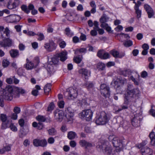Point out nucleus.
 <instances>
[{
	"label": "nucleus",
	"instance_id": "obj_60",
	"mask_svg": "<svg viewBox=\"0 0 155 155\" xmlns=\"http://www.w3.org/2000/svg\"><path fill=\"white\" fill-rule=\"evenodd\" d=\"M135 12L137 14V18H140L141 17V10H136Z\"/></svg>",
	"mask_w": 155,
	"mask_h": 155
},
{
	"label": "nucleus",
	"instance_id": "obj_37",
	"mask_svg": "<svg viewBox=\"0 0 155 155\" xmlns=\"http://www.w3.org/2000/svg\"><path fill=\"white\" fill-rule=\"evenodd\" d=\"M75 15L74 14H71V13H69L66 15V18L68 20L72 21L74 19V17Z\"/></svg>",
	"mask_w": 155,
	"mask_h": 155
},
{
	"label": "nucleus",
	"instance_id": "obj_64",
	"mask_svg": "<svg viewBox=\"0 0 155 155\" xmlns=\"http://www.w3.org/2000/svg\"><path fill=\"white\" fill-rule=\"evenodd\" d=\"M70 145L71 147H74L76 146V143L74 141L71 140L70 142Z\"/></svg>",
	"mask_w": 155,
	"mask_h": 155
},
{
	"label": "nucleus",
	"instance_id": "obj_28",
	"mask_svg": "<svg viewBox=\"0 0 155 155\" xmlns=\"http://www.w3.org/2000/svg\"><path fill=\"white\" fill-rule=\"evenodd\" d=\"M51 84L50 83L47 84L44 87V90L46 94H48V93L51 90Z\"/></svg>",
	"mask_w": 155,
	"mask_h": 155
},
{
	"label": "nucleus",
	"instance_id": "obj_54",
	"mask_svg": "<svg viewBox=\"0 0 155 155\" xmlns=\"http://www.w3.org/2000/svg\"><path fill=\"white\" fill-rule=\"evenodd\" d=\"M90 5L92 8L91 10H95L96 8V5L94 1H92L90 2Z\"/></svg>",
	"mask_w": 155,
	"mask_h": 155
},
{
	"label": "nucleus",
	"instance_id": "obj_38",
	"mask_svg": "<svg viewBox=\"0 0 155 155\" xmlns=\"http://www.w3.org/2000/svg\"><path fill=\"white\" fill-rule=\"evenodd\" d=\"M48 131L49 134L52 136L56 135L57 133L56 130L54 128H51Z\"/></svg>",
	"mask_w": 155,
	"mask_h": 155
},
{
	"label": "nucleus",
	"instance_id": "obj_22",
	"mask_svg": "<svg viewBox=\"0 0 155 155\" xmlns=\"http://www.w3.org/2000/svg\"><path fill=\"white\" fill-rule=\"evenodd\" d=\"M7 17L9 18L12 20V23L18 22L21 19L20 17L16 15H11Z\"/></svg>",
	"mask_w": 155,
	"mask_h": 155
},
{
	"label": "nucleus",
	"instance_id": "obj_4",
	"mask_svg": "<svg viewBox=\"0 0 155 155\" xmlns=\"http://www.w3.org/2000/svg\"><path fill=\"white\" fill-rule=\"evenodd\" d=\"M109 120L107 114L105 112L102 111L98 117L97 118L95 122L97 125H104L108 122Z\"/></svg>",
	"mask_w": 155,
	"mask_h": 155
},
{
	"label": "nucleus",
	"instance_id": "obj_51",
	"mask_svg": "<svg viewBox=\"0 0 155 155\" xmlns=\"http://www.w3.org/2000/svg\"><path fill=\"white\" fill-rule=\"evenodd\" d=\"M54 104L53 103H51L48 106L47 110L48 111H50L52 110L54 107Z\"/></svg>",
	"mask_w": 155,
	"mask_h": 155
},
{
	"label": "nucleus",
	"instance_id": "obj_6",
	"mask_svg": "<svg viewBox=\"0 0 155 155\" xmlns=\"http://www.w3.org/2000/svg\"><path fill=\"white\" fill-rule=\"evenodd\" d=\"M10 37L5 38H0L3 39L2 41H0V45L4 48H9L13 45L14 41L12 40L10 38Z\"/></svg>",
	"mask_w": 155,
	"mask_h": 155
},
{
	"label": "nucleus",
	"instance_id": "obj_55",
	"mask_svg": "<svg viewBox=\"0 0 155 155\" xmlns=\"http://www.w3.org/2000/svg\"><path fill=\"white\" fill-rule=\"evenodd\" d=\"M24 120L23 119H21L19 120V124L21 127H23L24 125Z\"/></svg>",
	"mask_w": 155,
	"mask_h": 155
},
{
	"label": "nucleus",
	"instance_id": "obj_9",
	"mask_svg": "<svg viewBox=\"0 0 155 155\" xmlns=\"http://www.w3.org/2000/svg\"><path fill=\"white\" fill-rule=\"evenodd\" d=\"M142 120V116L139 114H136L134 115L132 120L131 123L133 126L137 127L140 126V121Z\"/></svg>",
	"mask_w": 155,
	"mask_h": 155
},
{
	"label": "nucleus",
	"instance_id": "obj_34",
	"mask_svg": "<svg viewBox=\"0 0 155 155\" xmlns=\"http://www.w3.org/2000/svg\"><path fill=\"white\" fill-rule=\"evenodd\" d=\"M65 34L69 37H71L74 35L73 32L70 30L69 28H67L65 29Z\"/></svg>",
	"mask_w": 155,
	"mask_h": 155
},
{
	"label": "nucleus",
	"instance_id": "obj_15",
	"mask_svg": "<svg viewBox=\"0 0 155 155\" xmlns=\"http://www.w3.org/2000/svg\"><path fill=\"white\" fill-rule=\"evenodd\" d=\"M44 47L47 51H52L55 49L56 45L53 41H51L49 43L45 44Z\"/></svg>",
	"mask_w": 155,
	"mask_h": 155
},
{
	"label": "nucleus",
	"instance_id": "obj_47",
	"mask_svg": "<svg viewBox=\"0 0 155 155\" xmlns=\"http://www.w3.org/2000/svg\"><path fill=\"white\" fill-rule=\"evenodd\" d=\"M58 104L60 108H63L64 107V103L63 101H60L58 102Z\"/></svg>",
	"mask_w": 155,
	"mask_h": 155
},
{
	"label": "nucleus",
	"instance_id": "obj_56",
	"mask_svg": "<svg viewBox=\"0 0 155 155\" xmlns=\"http://www.w3.org/2000/svg\"><path fill=\"white\" fill-rule=\"evenodd\" d=\"M117 80L119 81V83L122 84L126 82V80L125 79H122L120 78H117Z\"/></svg>",
	"mask_w": 155,
	"mask_h": 155
},
{
	"label": "nucleus",
	"instance_id": "obj_52",
	"mask_svg": "<svg viewBox=\"0 0 155 155\" xmlns=\"http://www.w3.org/2000/svg\"><path fill=\"white\" fill-rule=\"evenodd\" d=\"M9 64V62L7 60H4L3 61L2 65L4 67H7Z\"/></svg>",
	"mask_w": 155,
	"mask_h": 155
},
{
	"label": "nucleus",
	"instance_id": "obj_10",
	"mask_svg": "<svg viewBox=\"0 0 155 155\" xmlns=\"http://www.w3.org/2000/svg\"><path fill=\"white\" fill-rule=\"evenodd\" d=\"M65 112L66 120L68 122L72 120V117L74 115L73 110L72 108L69 107H67L65 109Z\"/></svg>",
	"mask_w": 155,
	"mask_h": 155
},
{
	"label": "nucleus",
	"instance_id": "obj_36",
	"mask_svg": "<svg viewBox=\"0 0 155 155\" xmlns=\"http://www.w3.org/2000/svg\"><path fill=\"white\" fill-rule=\"evenodd\" d=\"M97 68L99 70H103L105 68V65L102 62H99L97 64Z\"/></svg>",
	"mask_w": 155,
	"mask_h": 155
},
{
	"label": "nucleus",
	"instance_id": "obj_2",
	"mask_svg": "<svg viewBox=\"0 0 155 155\" xmlns=\"http://www.w3.org/2000/svg\"><path fill=\"white\" fill-rule=\"evenodd\" d=\"M136 102L135 97H131L128 96L124 97V102L121 107L123 110L128 109L130 108L133 111L134 109H132V105Z\"/></svg>",
	"mask_w": 155,
	"mask_h": 155
},
{
	"label": "nucleus",
	"instance_id": "obj_48",
	"mask_svg": "<svg viewBox=\"0 0 155 155\" xmlns=\"http://www.w3.org/2000/svg\"><path fill=\"white\" fill-rule=\"evenodd\" d=\"M0 119L2 122L6 121L7 117L5 115L2 114L0 115Z\"/></svg>",
	"mask_w": 155,
	"mask_h": 155
},
{
	"label": "nucleus",
	"instance_id": "obj_50",
	"mask_svg": "<svg viewBox=\"0 0 155 155\" xmlns=\"http://www.w3.org/2000/svg\"><path fill=\"white\" fill-rule=\"evenodd\" d=\"M110 55L107 52H104L102 59H106L109 58Z\"/></svg>",
	"mask_w": 155,
	"mask_h": 155
},
{
	"label": "nucleus",
	"instance_id": "obj_3",
	"mask_svg": "<svg viewBox=\"0 0 155 155\" xmlns=\"http://www.w3.org/2000/svg\"><path fill=\"white\" fill-rule=\"evenodd\" d=\"M13 87L10 86L6 87L4 90L3 95L4 99L7 101H11L14 97Z\"/></svg>",
	"mask_w": 155,
	"mask_h": 155
},
{
	"label": "nucleus",
	"instance_id": "obj_58",
	"mask_svg": "<svg viewBox=\"0 0 155 155\" xmlns=\"http://www.w3.org/2000/svg\"><path fill=\"white\" fill-rule=\"evenodd\" d=\"M10 127L11 130L13 131H16L17 130V129L16 127L12 124H11Z\"/></svg>",
	"mask_w": 155,
	"mask_h": 155
},
{
	"label": "nucleus",
	"instance_id": "obj_13",
	"mask_svg": "<svg viewBox=\"0 0 155 155\" xmlns=\"http://www.w3.org/2000/svg\"><path fill=\"white\" fill-rule=\"evenodd\" d=\"M93 113L90 109L84 110L82 113V116L86 118V120L89 121L91 119Z\"/></svg>",
	"mask_w": 155,
	"mask_h": 155
},
{
	"label": "nucleus",
	"instance_id": "obj_33",
	"mask_svg": "<svg viewBox=\"0 0 155 155\" xmlns=\"http://www.w3.org/2000/svg\"><path fill=\"white\" fill-rule=\"evenodd\" d=\"M135 74L136 75H137L138 76V81H137L135 78L133 77V76H131L130 77V78L131 80L134 82V84L136 85H139V78H140V76L139 74H137V72H135Z\"/></svg>",
	"mask_w": 155,
	"mask_h": 155
},
{
	"label": "nucleus",
	"instance_id": "obj_40",
	"mask_svg": "<svg viewBox=\"0 0 155 155\" xmlns=\"http://www.w3.org/2000/svg\"><path fill=\"white\" fill-rule=\"evenodd\" d=\"M94 85V84L92 82H87L85 84V86L88 89L92 88Z\"/></svg>",
	"mask_w": 155,
	"mask_h": 155
},
{
	"label": "nucleus",
	"instance_id": "obj_14",
	"mask_svg": "<svg viewBox=\"0 0 155 155\" xmlns=\"http://www.w3.org/2000/svg\"><path fill=\"white\" fill-rule=\"evenodd\" d=\"M55 119L58 121H62L63 117L64 112L62 110H56L54 112Z\"/></svg>",
	"mask_w": 155,
	"mask_h": 155
},
{
	"label": "nucleus",
	"instance_id": "obj_35",
	"mask_svg": "<svg viewBox=\"0 0 155 155\" xmlns=\"http://www.w3.org/2000/svg\"><path fill=\"white\" fill-rule=\"evenodd\" d=\"M36 118L39 121L41 122H44L46 120V118L45 116L41 115L37 116Z\"/></svg>",
	"mask_w": 155,
	"mask_h": 155
},
{
	"label": "nucleus",
	"instance_id": "obj_59",
	"mask_svg": "<svg viewBox=\"0 0 155 155\" xmlns=\"http://www.w3.org/2000/svg\"><path fill=\"white\" fill-rule=\"evenodd\" d=\"M14 111L17 114H19L20 112V108L17 107H15L14 109Z\"/></svg>",
	"mask_w": 155,
	"mask_h": 155
},
{
	"label": "nucleus",
	"instance_id": "obj_11",
	"mask_svg": "<svg viewBox=\"0 0 155 155\" xmlns=\"http://www.w3.org/2000/svg\"><path fill=\"white\" fill-rule=\"evenodd\" d=\"M34 145L35 147L41 146L44 147L47 145V141L45 139L41 140L36 139H34L33 141Z\"/></svg>",
	"mask_w": 155,
	"mask_h": 155
},
{
	"label": "nucleus",
	"instance_id": "obj_44",
	"mask_svg": "<svg viewBox=\"0 0 155 155\" xmlns=\"http://www.w3.org/2000/svg\"><path fill=\"white\" fill-rule=\"evenodd\" d=\"M147 141H143L142 142L139 144L138 146V147L139 149H141L142 147H144L143 146H145L147 144Z\"/></svg>",
	"mask_w": 155,
	"mask_h": 155
},
{
	"label": "nucleus",
	"instance_id": "obj_21",
	"mask_svg": "<svg viewBox=\"0 0 155 155\" xmlns=\"http://www.w3.org/2000/svg\"><path fill=\"white\" fill-rule=\"evenodd\" d=\"M29 131V130L27 127H21L20 130L19 137L22 138L26 136Z\"/></svg>",
	"mask_w": 155,
	"mask_h": 155
},
{
	"label": "nucleus",
	"instance_id": "obj_46",
	"mask_svg": "<svg viewBox=\"0 0 155 155\" xmlns=\"http://www.w3.org/2000/svg\"><path fill=\"white\" fill-rule=\"evenodd\" d=\"M141 3L140 1H138L137 2L136 5H135L134 8L135 10H139V8L141 5Z\"/></svg>",
	"mask_w": 155,
	"mask_h": 155
},
{
	"label": "nucleus",
	"instance_id": "obj_30",
	"mask_svg": "<svg viewBox=\"0 0 155 155\" xmlns=\"http://www.w3.org/2000/svg\"><path fill=\"white\" fill-rule=\"evenodd\" d=\"M77 136L76 133L73 131L69 132L68 134V137L70 140H72L75 138Z\"/></svg>",
	"mask_w": 155,
	"mask_h": 155
},
{
	"label": "nucleus",
	"instance_id": "obj_43",
	"mask_svg": "<svg viewBox=\"0 0 155 155\" xmlns=\"http://www.w3.org/2000/svg\"><path fill=\"white\" fill-rule=\"evenodd\" d=\"M107 87H109L107 86L106 84H101L100 86L101 92H104V90L107 89Z\"/></svg>",
	"mask_w": 155,
	"mask_h": 155
},
{
	"label": "nucleus",
	"instance_id": "obj_8",
	"mask_svg": "<svg viewBox=\"0 0 155 155\" xmlns=\"http://www.w3.org/2000/svg\"><path fill=\"white\" fill-rule=\"evenodd\" d=\"M10 31L6 27L5 28L2 26H0V38H5L10 36Z\"/></svg>",
	"mask_w": 155,
	"mask_h": 155
},
{
	"label": "nucleus",
	"instance_id": "obj_7",
	"mask_svg": "<svg viewBox=\"0 0 155 155\" xmlns=\"http://www.w3.org/2000/svg\"><path fill=\"white\" fill-rule=\"evenodd\" d=\"M68 98L73 100L77 97L78 96V91L77 89L74 87H70L67 90Z\"/></svg>",
	"mask_w": 155,
	"mask_h": 155
},
{
	"label": "nucleus",
	"instance_id": "obj_27",
	"mask_svg": "<svg viewBox=\"0 0 155 155\" xmlns=\"http://www.w3.org/2000/svg\"><path fill=\"white\" fill-rule=\"evenodd\" d=\"M114 146L116 147H119L121 144L120 140L117 138H114L112 141Z\"/></svg>",
	"mask_w": 155,
	"mask_h": 155
},
{
	"label": "nucleus",
	"instance_id": "obj_1",
	"mask_svg": "<svg viewBox=\"0 0 155 155\" xmlns=\"http://www.w3.org/2000/svg\"><path fill=\"white\" fill-rule=\"evenodd\" d=\"M97 148L102 150L105 154L110 155L112 152V149L108 142L104 140L99 142L97 145Z\"/></svg>",
	"mask_w": 155,
	"mask_h": 155
},
{
	"label": "nucleus",
	"instance_id": "obj_32",
	"mask_svg": "<svg viewBox=\"0 0 155 155\" xmlns=\"http://www.w3.org/2000/svg\"><path fill=\"white\" fill-rule=\"evenodd\" d=\"M106 89V90H104V92H101V94L106 97H108L110 94L109 87H107Z\"/></svg>",
	"mask_w": 155,
	"mask_h": 155
},
{
	"label": "nucleus",
	"instance_id": "obj_31",
	"mask_svg": "<svg viewBox=\"0 0 155 155\" xmlns=\"http://www.w3.org/2000/svg\"><path fill=\"white\" fill-rule=\"evenodd\" d=\"M101 27L104 28L109 33L112 32L111 27L109 26L107 24H101Z\"/></svg>",
	"mask_w": 155,
	"mask_h": 155
},
{
	"label": "nucleus",
	"instance_id": "obj_20",
	"mask_svg": "<svg viewBox=\"0 0 155 155\" xmlns=\"http://www.w3.org/2000/svg\"><path fill=\"white\" fill-rule=\"evenodd\" d=\"M140 152L143 155H151L152 153V150L147 146L142 147Z\"/></svg>",
	"mask_w": 155,
	"mask_h": 155
},
{
	"label": "nucleus",
	"instance_id": "obj_17",
	"mask_svg": "<svg viewBox=\"0 0 155 155\" xmlns=\"http://www.w3.org/2000/svg\"><path fill=\"white\" fill-rule=\"evenodd\" d=\"M57 54V57L61 61H65L67 58L68 53L66 51H63Z\"/></svg>",
	"mask_w": 155,
	"mask_h": 155
},
{
	"label": "nucleus",
	"instance_id": "obj_45",
	"mask_svg": "<svg viewBox=\"0 0 155 155\" xmlns=\"http://www.w3.org/2000/svg\"><path fill=\"white\" fill-rule=\"evenodd\" d=\"M8 122H2V124L1 129H5L8 127Z\"/></svg>",
	"mask_w": 155,
	"mask_h": 155
},
{
	"label": "nucleus",
	"instance_id": "obj_25",
	"mask_svg": "<svg viewBox=\"0 0 155 155\" xmlns=\"http://www.w3.org/2000/svg\"><path fill=\"white\" fill-rule=\"evenodd\" d=\"M27 63L25 65V68L28 70H31L33 69L34 67V65L27 58L26 59Z\"/></svg>",
	"mask_w": 155,
	"mask_h": 155
},
{
	"label": "nucleus",
	"instance_id": "obj_5",
	"mask_svg": "<svg viewBox=\"0 0 155 155\" xmlns=\"http://www.w3.org/2000/svg\"><path fill=\"white\" fill-rule=\"evenodd\" d=\"M140 93V91L137 88H134L133 85L129 84L127 85V94L125 96H128L131 97H135L134 95H137Z\"/></svg>",
	"mask_w": 155,
	"mask_h": 155
},
{
	"label": "nucleus",
	"instance_id": "obj_26",
	"mask_svg": "<svg viewBox=\"0 0 155 155\" xmlns=\"http://www.w3.org/2000/svg\"><path fill=\"white\" fill-rule=\"evenodd\" d=\"M149 137L150 139V143L153 146L155 144V134L154 132L152 131L149 135Z\"/></svg>",
	"mask_w": 155,
	"mask_h": 155
},
{
	"label": "nucleus",
	"instance_id": "obj_57",
	"mask_svg": "<svg viewBox=\"0 0 155 155\" xmlns=\"http://www.w3.org/2000/svg\"><path fill=\"white\" fill-rule=\"evenodd\" d=\"M148 17L149 18H151L153 15L154 13L153 10H148L147 12Z\"/></svg>",
	"mask_w": 155,
	"mask_h": 155
},
{
	"label": "nucleus",
	"instance_id": "obj_29",
	"mask_svg": "<svg viewBox=\"0 0 155 155\" xmlns=\"http://www.w3.org/2000/svg\"><path fill=\"white\" fill-rule=\"evenodd\" d=\"M109 18L107 17V16L105 14H104L100 18V21L101 23V24H106L105 22L108 21Z\"/></svg>",
	"mask_w": 155,
	"mask_h": 155
},
{
	"label": "nucleus",
	"instance_id": "obj_12",
	"mask_svg": "<svg viewBox=\"0 0 155 155\" xmlns=\"http://www.w3.org/2000/svg\"><path fill=\"white\" fill-rule=\"evenodd\" d=\"M13 89L14 98H18L20 97V94H22L26 92L25 90L22 88L16 87H13Z\"/></svg>",
	"mask_w": 155,
	"mask_h": 155
},
{
	"label": "nucleus",
	"instance_id": "obj_53",
	"mask_svg": "<svg viewBox=\"0 0 155 155\" xmlns=\"http://www.w3.org/2000/svg\"><path fill=\"white\" fill-rule=\"evenodd\" d=\"M104 51L102 50L99 51L97 52V56L100 58L101 59L102 57L103 54L104 53Z\"/></svg>",
	"mask_w": 155,
	"mask_h": 155
},
{
	"label": "nucleus",
	"instance_id": "obj_19",
	"mask_svg": "<svg viewBox=\"0 0 155 155\" xmlns=\"http://www.w3.org/2000/svg\"><path fill=\"white\" fill-rule=\"evenodd\" d=\"M110 53L115 58H121L125 55L124 53L121 52L120 53L118 51L114 49L111 51Z\"/></svg>",
	"mask_w": 155,
	"mask_h": 155
},
{
	"label": "nucleus",
	"instance_id": "obj_18",
	"mask_svg": "<svg viewBox=\"0 0 155 155\" xmlns=\"http://www.w3.org/2000/svg\"><path fill=\"white\" fill-rule=\"evenodd\" d=\"M18 5L17 1L9 0L7 4V7L9 9H12L15 8Z\"/></svg>",
	"mask_w": 155,
	"mask_h": 155
},
{
	"label": "nucleus",
	"instance_id": "obj_61",
	"mask_svg": "<svg viewBox=\"0 0 155 155\" xmlns=\"http://www.w3.org/2000/svg\"><path fill=\"white\" fill-rule=\"evenodd\" d=\"M18 47L20 51H23L25 49V46L23 44L20 43Z\"/></svg>",
	"mask_w": 155,
	"mask_h": 155
},
{
	"label": "nucleus",
	"instance_id": "obj_63",
	"mask_svg": "<svg viewBox=\"0 0 155 155\" xmlns=\"http://www.w3.org/2000/svg\"><path fill=\"white\" fill-rule=\"evenodd\" d=\"M43 126V124L42 123L39 122L38 123V125L37 127L38 129L41 130L42 129Z\"/></svg>",
	"mask_w": 155,
	"mask_h": 155
},
{
	"label": "nucleus",
	"instance_id": "obj_62",
	"mask_svg": "<svg viewBox=\"0 0 155 155\" xmlns=\"http://www.w3.org/2000/svg\"><path fill=\"white\" fill-rule=\"evenodd\" d=\"M91 34L92 36H95L97 35V32L95 30H92L91 31Z\"/></svg>",
	"mask_w": 155,
	"mask_h": 155
},
{
	"label": "nucleus",
	"instance_id": "obj_24",
	"mask_svg": "<svg viewBox=\"0 0 155 155\" xmlns=\"http://www.w3.org/2000/svg\"><path fill=\"white\" fill-rule=\"evenodd\" d=\"M11 56L12 58H16L19 55L18 51L17 49H12L9 51Z\"/></svg>",
	"mask_w": 155,
	"mask_h": 155
},
{
	"label": "nucleus",
	"instance_id": "obj_16",
	"mask_svg": "<svg viewBox=\"0 0 155 155\" xmlns=\"http://www.w3.org/2000/svg\"><path fill=\"white\" fill-rule=\"evenodd\" d=\"M79 144L82 147H84L85 148H91L95 146L93 143L88 142L85 140H82L79 141Z\"/></svg>",
	"mask_w": 155,
	"mask_h": 155
},
{
	"label": "nucleus",
	"instance_id": "obj_49",
	"mask_svg": "<svg viewBox=\"0 0 155 155\" xmlns=\"http://www.w3.org/2000/svg\"><path fill=\"white\" fill-rule=\"evenodd\" d=\"M73 60L74 62L77 64L80 63L81 61V58L78 57L74 58Z\"/></svg>",
	"mask_w": 155,
	"mask_h": 155
},
{
	"label": "nucleus",
	"instance_id": "obj_23",
	"mask_svg": "<svg viewBox=\"0 0 155 155\" xmlns=\"http://www.w3.org/2000/svg\"><path fill=\"white\" fill-rule=\"evenodd\" d=\"M78 73L84 75L86 79L90 75V72L85 68H82L78 71Z\"/></svg>",
	"mask_w": 155,
	"mask_h": 155
},
{
	"label": "nucleus",
	"instance_id": "obj_42",
	"mask_svg": "<svg viewBox=\"0 0 155 155\" xmlns=\"http://www.w3.org/2000/svg\"><path fill=\"white\" fill-rule=\"evenodd\" d=\"M59 60V58L57 57V54L54 57H53L51 59L52 62L54 64H57Z\"/></svg>",
	"mask_w": 155,
	"mask_h": 155
},
{
	"label": "nucleus",
	"instance_id": "obj_41",
	"mask_svg": "<svg viewBox=\"0 0 155 155\" xmlns=\"http://www.w3.org/2000/svg\"><path fill=\"white\" fill-rule=\"evenodd\" d=\"M4 98L3 94L0 95V106L3 107L4 105Z\"/></svg>",
	"mask_w": 155,
	"mask_h": 155
},
{
	"label": "nucleus",
	"instance_id": "obj_39",
	"mask_svg": "<svg viewBox=\"0 0 155 155\" xmlns=\"http://www.w3.org/2000/svg\"><path fill=\"white\" fill-rule=\"evenodd\" d=\"M123 44L125 47H129L133 45V42L130 40H127L124 41L123 43Z\"/></svg>",
	"mask_w": 155,
	"mask_h": 155
}]
</instances>
